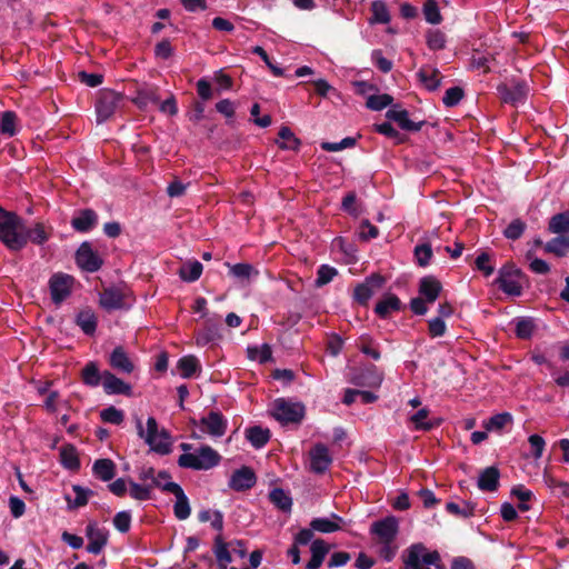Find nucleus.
Instances as JSON below:
<instances>
[{"label": "nucleus", "instance_id": "nucleus-35", "mask_svg": "<svg viewBox=\"0 0 569 569\" xmlns=\"http://www.w3.org/2000/svg\"><path fill=\"white\" fill-rule=\"evenodd\" d=\"M24 232L27 234V242L31 241L36 244H42L49 239V231L46 229V227L38 222L33 227H27L24 224Z\"/></svg>", "mask_w": 569, "mask_h": 569}, {"label": "nucleus", "instance_id": "nucleus-18", "mask_svg": "<svg viewBox=\"0 0 569 569\" xmlns=\"http://www.w3.org/2000/svg\"><path fill=\"white\" fill-rule=\"evenodd\" d=\"M441 290L440 281L432 276L423 277L420 280L419 295L429 303H433L438 299Z\"/></svg>", "mask_w": 569, "mask_h": 569}, {"label": "nucleus", "instance_id": "nucleus-43", "mask_svg": "<svg viewBox=\"0 0 569 569\" xmlns=\"http://www.w3.org/2000/svg\"><path fill=\"white\" fill-rule=\"evenodd\" d=\"M446 34L439 29H430L426 33V43L430 50H442L446 47Z\"/></svg>", "mask_w": 569, "mask_h": 569}, {"label": "nucleus", "instance_id": "nucleus-9", "mask_svg": "<svg viewBox=\"0 0 569 569\" xmlns=\"http://www.w3.org/2000/svg\"><path fill=\"white\" fill-rule=\"evenodd\" d=\"M497 90L502 102L517 106L527 99L529 93V86L525 81H519L512 82L510 84H500L498 86Z\"/></svg>", "mask_w": 569, "mask_h": 569}, {"label": "nucleus", "instance_id": "nucleus-39", "mask_svg": "<svg viewBox=\"0 0 569 569\" xmlns=\"http://www.w3.org/2000/svg\"><path fill=\"white\" fill-rule=\"evenodd\" d=\"M72 491L74 493L73 499H71L69 496H66V500L70 508H80L86 506L88 503L89 497L92 495L91 490L78 485L72 486Z\"/></svg>", "mask_w": 569, "mask_h": 569}, {"label": "nucleus", "instance_id": "nucleus-21", "mask_svg": "<svg viewBox=\"0 0 569 569\" xmlns=\"http://www.w3.org/2000/svg\"><path fill=\"white\" fill-rule=\"evenodd\" d=\"M110 366L121 372L131 373L134 369L132 361L122 347H117L110 355Z\"/></svg>", "mask_w": 569, "mask_h": 569}, {"label": "nucleus", "instance_id": "nucleus-51", "mask_svg": "<svg viewBox=\"0 0 569 569\" xmlns=\"http://www.w3.org/2000/svg\"><path fill=\"white\" fill-rule=\"evenodd\" d=\"M338 270L329 264H321L317 271L316 287H323L331 282Z\"/></svg>", "mask_w": 569, "mask_h": 569}, {"label": "nucleus", "instance_id": "nucleus-5", "mask_svg": "<svg viewBox=\"0 0 569 569\" xmlns=\"http://www.w3.org/2000/svg\"><path fill=\"white\" fill-rule=\"evenodd\" d=\"M272 416L282 425L299 423L305 415V407L298 402L277 399L272 403Z\"/></svg>", "mask_w": 569, "mask_h": 569}, {"label": "nucleus", "instance_id": "nucleus-1", "mask_svg": "<svg viewBox=\"0 0 569 569\" xmlns=\"http://www.w3.org/2000/svg\"><path fill=\"white\" fill-rule=\"evenodd\" d=\"M24 221L16 213L0 208V240L10 250H21L27 244Z\"/></svg>", "mask_w": 569, "mask_h": 569}, {"label": "nucleus", "instance_id": "nucleus-17", "mask_svg": "<svg viewBox=\"0 0 569 569\" xmlns=\"http://www.w3.org/2000/svg\"><path fill=\"white\" fill-rule=\"evenodd\" d=\"M102 387L107 395H131V386L108 370L102 372Z\"/></svg>", "mask_w": 569, "mask_h": 569}, {"label": "nucleus", "instance_id": "nucleus-26", "mask_svg": "<svg viewBox=\"0 0 569 569\" xmlns=\"http://www.w3.org/2000/svg\"><path fill=\"white\" fill-rule=\"evenodd\" d=\"M174 489L176 503L173 506L174 516L179 520H186L191 512L189 500L184 495L182 488L180 486H172Z\"/></svg>", "mask_w": 569, "mask_h": 569}, {"label": "nucleus", "instance_id": "nucleus-64", "mask_svg": "<svg viewBox=\"0 0 569 569\" xmlns=\"http://www.w3.org/2000/svg\"><path fill=\"white\" fill-rule=\"evenodd\" d=\"M371 60L375 63V66L385 73L389 72L392 69V62L385 58L380 50L372 51Z\"/></svg>", "mask_w": 569, "mask_h": 569}, {"label": "nucleus", "instance_id": "nucleus-15", "mask_svg": "<svg viewBox=\"0 0 569 569\" xmlns=\"http://www.w3.org/2000/svg\"><path fill=\"white\" fill-rule=\"evenodd\" d=\"M382 284L383 278L379 274H372L365 282L356 287L353 297L359 303L366 305L373 296L376 289L381 288Z\"/></svg>", "mask_w": 569, "mask_h": 569}, {"label": "nucleus", "instance_id": "nucleus-10", "mask_svg": "<svg viewBox=\"0 0 569 569\" xmlns=\"http://www.w3.org/2000/svg\"><path fill=\"white\" fill-rule=\"evenodd\" d=\"M73 278L68 274L57 273L50 278L49 287L51 299L56 305H60L67 299L72 290Z\"/></svg>", "mask_w": 569, "mask_h": 569}, {"label": "nucleus", "instance_id": "nucleus-30", "mask_svg": "<svg viewBox=\"0 0 569 569\" xmlns=\"http://www.w3.org/2000/svg\"><path fill=\"white\" fill-rule=\"evenodd\" d=\"M81 379L89 387H98L102 383V372L93 361L88 362L81 370Z\"/></svg>", "mask_w": 569, "mask_h": 569}, {"label": "nucleus", "instance_id": "nucleus-41", "mask_svg": "<svg viewBox=\"0 0 569 569\" xmlns=\"http://www.w3.org/2000/svg\"><path fill=\"white\" fill-rule=\"evenodd\" d=\"M545 250L558 257H563L569 251V236H560L551 239L546 243Z\"/></svg>", "mask_w": 569, "mask_h": 569}, {"label": "nucleus", "instance_id": "nucleus-14", "mask_svg": "<svg viewBox=\"0 0 569 569\" xmlns=\"http://www.w3.org/2000/svg\"><path fill=\"white\" fill-rule=\"evenodd\" d=\"M89 543L87 550L90 553L98 555L102 551L108 541V531L100 528L97 522H89L86 529Z\"/></svg>", "mask_w": 569, "mask_h": 569}, {"label": "nucleus", "instance_id": "nucleus-19", "mask_svg": "<svg viewBox=\"0 0 569 569\" xmlns=\"http://www.w3.org/2000/svg\"><path fill=\"white\" fill-rule=\"evenodd\" d=\"M256 483V477L253 471L250 468L243 467L233 472L230 478L229 486L230 488L242 491L251 488Z\"/></svg>", "mask_w": 569, "mask_h": 569}, {"label": "nucleus", "instance_id": "nucleus-56", "mask_svg": "<svg viewBox=\"0 0 569 569\" xmlns=\"http://www.w3.org/2000/svg\"><path fill=\"white\" fill-rule=\"evenodd\" d=\"M100 417L104 422L120 425L123 421L124 415L121 410L109 407L100 412Z\"/></svg>", "mask_w": 569, "mask_h": 569}, {"label": "nucleus", "instance_id": "nucleus-49", "mask_svg": "<svg viewBox=\"0 0 569 569\" xmlns=\"http://www.w3.org/2000/svg\"><path fill=\"white\" fill-rule=\"evenodd\" d=\"M549 230L552 233H563L569 230V212L553 216L549 222Z\"/></svg>", "mask_w": 569, "mask_h": 569}, {"label": "nucleus", "instance_id": "nucleus-37", "mask_svg": "<svg viewBox=\"0 0 569 569\" xmlns=\"http://www.w3.org/2000/svg\"><path fill=\"white\" fill-rule=\"evenodd\" d=\"M247 355L250 360L259 363H264L272 357L271 348L267 343L261 346H249L247 348Z\"/></svg>", "mask_w": 569, "mask_h": 569}, {"label": "nucleus", "instance_id": "nucleus-25", "mask_svg": "<svg viewBox=\"0 0 569 569\" xmlns=\"http://www.w3.org/2000/svg\"><path fill=\"white\" fill-rule=\"evenodd\" d=\"M310 550L311 559L307 563L306 569H319L329 551V547L323 540L317 539L312 541Z\"/></svg>", "mask_w": 569, "mask_h": 569}, {"label": "nucleus", "instance_id": "nucleus-46", "mask_svg": "<svg viewBox=\"0 0 569 569\" xmlns=\"http://www.w3.org/2000/svg\"><path fill=\"white\" fill-rule=\"evenodd\" d=\"M446 509L449 513L461 518H469L475 513V506L468 501H463L461 505L448 502Z\"/></svg>", "mask_w": 569, "mask_h": 569}, {"label": "nucleus", "instance_id": "nucleus-16", "mask_svg": "<svg viewBox=\"0 0 569 569\" xmlns=\"http://www.w3.org/2000/svg\"><path fill=\"white\" fill-rule=\"evenodd\" d=\"M309 455L311 470L317 473H323L332 462L328 448L322 443H317Z\"/></svg>", "mask_w": 569, "mask_h": 569}, {"label": "nucleus", "instance_id": "nucleus-7", "mask_svg": "<svg viewBox=\"0 0 569 569\" xmlns=\"http://www.w3.org/2000/svg\"><path fill=\"white\" fill-rule=\"evenodd\" d=\"M521 272L513 264H506L499 271L497 282L500 289L510 296L521 295Z\"/></svg>", "mask_w": 569, "mask_h": 569}, {"label": "nucleus", "instance_id": "nucleus-60", "mask_svg": "<svg viewBox=\"0 0 569 569\" xmlns=\"http://www.w3.org/2000/svg\"><path fill=\"white\" fill-rule=\"evenodd\" d=\"M429 335L432 338L442 337L446 333L447 326L441 317H436L428 322Z\"/></svg>", "mask_w": 569, "mask_h": 569}, {"label": "nucleus", "instance_id": "nucleus-29", "mask_svg": "<svg viewBox=\"0 0 569 569\" xmlns=\"http://www.w3.org/2000/svg\"><path fill=\"white\" fill-rule=\"evenodd\" d=\"M133 102L139 108H147L151 103H158L159 97L157 92V88L151 86H143L138 89L137 96L133 99Z\"/></svg>", "mask_w": 569, "mask_h": 569}, {"label": "nucleus", "instance_id": "nucleus-47", "mask_svg": "<svg viewBox=\"0 0 569 569\" xmlns=\"http://www.w3.org/2000/svg\"><path fill=\"white\" fill-rule=\"evenodd\" d=\"M199 368V361L193 356L182 357L178 362V369L183 378H190Z\"/></svg>", "mask_w": 569, "mask_h": 569}, {"label": "nucleus", "instance_id": "nucleus-55", "mask_svg": "<svg viewBox=\"0 0 569 569\" xmlns=\"http://www.w3.org/2000/svg\"><path fill=\"white\" fill-rule=\"evenodd\" d=\"M130 496L136 500H148L151 497L152 486L139 485L133 481H129Z\"/></svg>", "mask_w": 569, "mask_h": 569}, {"label": "nucleus", "instance_id": "nucleus-54", "mask_svg": "<svg viewBox=\"0 0 569 569\" xmlns=\"http://www.w3.org/2000/svg\"><path fill=\"white\" fill-rule=\"evenodd\" d=\"M415 258L420 267H427L432 258V249L429 243H422L415 248Z\"/></svg>", "mask_w": 569, "mask_h": 569}, {"label": "nucleus", "instance_id": "nucleus-32", "mask_svg": "<svg viewBox=\"0 0 569 569\" xmlns=\"http://www.w3.org/2000/svg\"><path fill=\"white\" fill-rule=\"evenodd\" d=\"M97 223V214L92 210H83L72 219V227L81 232L89 231Z\"/></svg>", "mask_w": 569, "mask_h": 569}, {"label": "nucleus", "instance_id": "nucleus-42", "mask_svg": "<svg viewBox=\"0 0 569 569\" xmlns=\"http://www.w3.org/2000/svg\"><path fill=\"white\" fill-rule=\"evenodd\" d=\"M372 17L369 19L373 23H388L390 21L389 10L383 1L377 0L371 4Z\"/></svg>", "mask_w": 569, "mask_h": 569}, {"label": "nucleus", "instance_id": "nucleus-2", "mask_svg": "<svg viewBox=\"0 0 569 569\" xmlns=\"http://www.w3.org/2000/svg\"><path fill=\"white\" fill-rule=\"evenodd\" d=\"M136 427L138 435L144 442L150 447L151 450L167 455L171 450V437L168 431L158 426L157 420L153 417L147 419L146 428L140 419L136 420Z\"/></svg>", "mask_w": 569, "mask_h": 569}, {"label": "nucleus", "instance_id": "nucleus-50", "mask_svg": "<svg viewBox=\"0 0 569 569\" xmlns=\"http://www.w3.org/2000/svg\"><path fill=\"white\" fill-rule=\"evenodd\" d=\"M270 500L282 511H289L291 509L292 500L282 489H273L270 492Z\"/></svg>", "mask_w": 569, "mask_h": 569}, {"label": "nucleus", "instance_id": "nucleus-53", "mask_svg": "<svg viewBox=\"0 0 569 569\" xmlns=\"http://www.w3.org/2000/svg\"><path fill=\"white\" fill-rule=\"evenodd\" d=\"M393 99L390 94H373L368 97L366 106L375 111H380L392 103Z\"/></svg>", "mask_w": 569, "mask_h": 569}, {"label": "nucleus", "instance_id": "nucleus-61", "mask_svg": "<svg viewBox=\"0 0 569 569\" xmlns=\"http://www.w3.org/2000/svg\"><path fill=\"white\" fill-rule=\"evenodd\" d=\"M113 525L120 532L129 531L131 526V513L129 511H120L113 518Z\"/></svg>", "mask_w": 569, "mask_h": 569}, {"label": "nucleus", "instance_id": "nucleus-57", "mask_svg": "<svg viewBox=\"0 0 569 569\" xmlns=\"http://www.w3.org/2000/svg\"><path fill=\"white\" fill-rule=\"evenodd\" d=\"M428 416L429 410L427 408H422L410 417V421L415 425L416 429L429 430L433 425L426 421Z\"/></svg>", "mask_w": 569, "mask_h": 569}, {"label": "nucleus", "instance_id": "nucleus-34", "mask_svg": "<svg viewBox=\"0 0 569 569\" xmlns=\"http://www.w3.org/2000/svg\"><path fill=\"white\" fill-rule=\"evenodd\" d=\"M247 439L254 448L263 447L270 439L269 429L261 428L259 426L251 427L246 432Z\"/></svg>", "mask_w": 569, "mask_h": 569}, {"label": "nucleus", "instance_id": "nucleus-31", "mask_svg": "<svg viewBox=\"0 0 569 569\" xmlns=\"http://www.w3.org/2000/svg\"><path fill=\"white\" fill-rule=\"evenodd\" d=\"M278 136L279 139L276 141V143L279 146L280 149L292 151L299 149L300 140L295 136L290 128L281 127Z\"/></svg>", "mask_w": 569, "mask_h": 569}, {"label": "nucleus", "instance_id": "nucleus-48", "mask_svg": "<svg viewBox=\"0 0 569 569\" xmlns=\"http://www.w3.org/2000/svg\"><path fill=\"white\" fill-rule=\"evenodd\" d=\"M423 16L427 22L439 24L442 21L438 3L435 0H427L423 4Z\"/></svg>", "mask_w": 569, "mask_h": 569}, {"label": "nucleus", "instance_id": "nucleus-20", "mask_svg": "<svg viewBox=\"0 0 569 569\" xmlns=\"http://www.w3.org/2000/svg\"><path fill=\"white\" fill-rule=\"evenodd\" d=\"M389 120L396 121L401 129L407 131H419L423 124V122H413L409 119V113L407 110L391 108L386 113Z\"/></svg>", "mask_w": 569, "mask_h": 569}, {"label": "nucleus", "instance_id": "nucleus-12", "mask_svg": "<svg viewBox=\"0 0 569 569\" xmlns=\"http://www.w3.org/2000/svg\"><path fill=\"white\" fill-rule=\"evenodd\" d=\"M398 528L397 518L387 517L372 523L371 533L377 536L379 542H393L398 533Z\"/></svg>", "mask_w": 569, "mask_h": 569}, {"label": "nucleus", "instance_id": "nucleus-62", "mask_svg": "<svg viewBox=\"0 0 569 569\" xmlns=\"http://www.w3.org/2000/svg\"><path fill=\"white\" fill-rule=\"evenodd\" d=\"M463 97V91L459 87L449 88L442 98L443 103L447 107H453L460 102Z\"/></svg>", "mask_w": 569, "mask_h": 569}, {"label": "nucleus", "instance_id": "nucleus-13", "mask_svg": "<svg viewBox=\"0 0 569 569\" xmlns=\"http://www.w3.org/2000/svg\"><path fill=\"white\" fill-rule=\"evenodd\" d=\"M201 432L213 438H219L226 433L227 420L217 411L209 412L208 416L200 420Z\"/></svg>", "mask_w": 569, "mask_h": 569}, {"label": "nucleus", "instance_id": "nucleus-44", "mask_svg": "<svg viewBox=\"0 0 569 569\" xmlns=\"http://www.w3.org/2000/svg\"><path fill=\"white\" fill-rule=\"evenodd\" d=\"M60 458L61 463L70 470L78 469L80 466L77 450L73 446L62 447L60 450Z\"/></svg>", "mask_w": 569, "mask_h": 569}, {"label": "nucleus", "instance_id": "nucleus-22", "mask_svg": "<svg viewBox=\"0 0 569 569\" xmlns=\"http://www.w3.org/2000/svg\"><path fill=\"white\" fill-rule=\"evenodd\" d=\"M227 266L229 267L230 274L243 284L250 283L259 274V271L250 263H228Z\"/></svg>", "mask_w": 569, "mask_h": 569}, {"label": "nucleus", "instance_id": "nucleus-11", "mask_svg": "<svg viewBox=\"0 0 569 569\" xmlns=\"http://www.w3.org/2000/svg\"><path fill=\"white\" fill-rule=\"evenodd\" d=\"M77 264L84 271L94 272L100 269L102 260L91 244L83 242L76 253Z\"/></svg>", "mask_w": 569, "mask_h": 569}, {"label": "nucleus", "instance_id": "nucleus-33", "mask_svg": "<svg viewBox=\"0 0 569 569\" xmlns=\"http://www.w3.org/2000/svg\"><path fill=\"white\" fill-rule=\"evenodd\" d=\"M76 322L86 335H93L97 329V317L90 309L81 310Z\"/></svg>", "mask_w": 569, "mask_h": 569}, {"label": "nucleus", "instance_id": "nucleus-36", "mask_svg": "<svg viewBox=\"0 0 569 569\" xmlns=\"http://www.w3.org/2000/svg\"><path fill=\"white\" fill-rule=\"evenodd\" d=\"M400 300L395 295H389L379 301L376 306V313L381 318H386L391 311H397L400 309Z\"/></svg>", "mask_w": 569, "mask_h": 569}, {"label": "nucleus", "instance_id": "nucleus-63", "mask_svg": "<svg viewBox=\"0 0 569 569\" xmlns=\"http://www.w3.org/2000/svg\"><path fill=\"white\" fill-rule=\"evenodd\" d=\"M219 569H227V566L231 562L230 552L224 543H218L214 550Z\"/></svg>", "mask_w": 569, "mask_h": 569}, {"label": "nucleus", "instance_id": "nucleus-8", "mask_svg": "<svg viewBox=\"0 0 569 569\" xmlns=\"http://www.w3.org/2000/svg\"><path fill=\"white\" fill-rule=\"evenodd\" d=\"M130 305V293L120 288H107L100 295V306L106 310L123 309Z\"/></svg>", "mask_w": 569, "mask_h": 569}, {"label": "nucleus", "instance_id": "nucleus-23", "mask_svg": "<svg viewBox=\"0 0 569 569\" xmlns=\"http://www.w3.org/2000/svg\"><path fill=\"white\" fill-rule=\"evenodd\" d=\"M417 77L419 81L423 84V87L429 91H435L440 87L441 76L438 69L432 67H422Z\"/></svg>", "mask_w": 569, "mask_h": 569}, {"label": "nucleus", "instance_id": "nucleus-52", "mask_svg": "<svg viewBox=\"0 0 569 569\" xmlns=\"http://www.w3.org/2000/svg\"><path fill=\"white\" fill-rule=\"evenodd\" d=\"M511 420H512V417L510 413H508V412L498 413V415L492 416L490 419H488L483 423V427L488 431L501 430L503 427H506L508 423H510Z\"/></svg>", "mask_w": 569, "mask_h": 569}, {"label": "nucleus", "instance_id": "nucleus-40", "mask_svg": "<svg viewBox=\"0 0 569 569\" xmlns=\"http://www.w3.org/2000/svg\"><path fill=\"white\" fill-rule=\"evenodd\" d=\"M18 118L12 111H4L1 114L0 131L3 136L13 137L18 132Z\"/></svg>", "mask_w": 569, "mask_h": 569}, {"label": "nucleus", "instance_id": "nucleus-6", "mask_svg": "<svg viewBox=\"0 0 569 569\" xmlns=\"http://www.w3.org/2000/svg\"><path fill=\"white\" fill-rule=\"evenodd\" d=\"M122 96L113 90H102L96 103L97 122L107 121L118 109Z\"/></svg>", "mask_w": 569, "mask_h": 569}, {"label": "nucleus", "instance_id": "nucleus-58", "mask_svg": "<svg viewBox=\"0 0 569 569\" xmlns=\"http://www.w3.org/2000/svg\"><path fill=\"white\" fill-rule=\"evenodd\" d=\"M169 478L170 477L166 471L158 472L157 478L154 479L153 483L151 485L152 488H159L163 491L173 493L174 489L172 488V486H179V485L170 481Z\"/></svg>", "mask_w": 569, "mask_h": 569}, {"label": "nucleus", "instance_id": "nucleus-3", "mask_svg": "<svg viewBox=\"0 0 569 569\" xmlns=\"http://www.w3.org/2000/svg\"><path fill=\"white\" fill-rule=\"evenodd\" d=\"M440 556L428 550L422 543L410 546L403 553L406 569H439Z\"/></svg>", "mask_w": 569, "mask_h": 569}, {"label": "nucleus", "instance_id": "nucleus-4", "mask_svg": "<svg viewBox=\"0 0 569 569\" xmlns=\"http://www.w3.org/2000/svg\"><path fill=\"white\" fill-rule=\"evenodd\" d=\"M219 462V453L209 446H202L194 452H186L178 460L180 467L194 470H208Z\"/></svg>", "mask_w": 569, "mask_h": 569}, {"label": "nucleus", "instance_id": "nucleus-59", "mask_svg": "<svg viewBox=\"0 0 569 569\" xmlns=\"http://www.w3.org/2000/svg\"><path fill=\"white\" fill-rule=\"evenodd\" d=\"M526 228V224L520 219L512 220L509 226L505 229L503 233L506 238L516 240L521 237Z\"/></svg>", "mask_w": 569, "mask_h": 569}, {"label": "nucleus", "instance_id": "nucleus-38", "mask_svg": "<svg viewBox=\"0 0 569 569\" xmlns=\"http://www.w3.org/2000/svg\"><path fill=\"white\" fill-rule=\"evenodd\" d=\"M201 273L202 264L197 260L184 263L179 270L180 278L188 282L198 280Z\"/></svg>", "mask_w": 569, "mask_h": 569}, {"label": "nucleus", "instance_id": "nucleus-24", "mask_svg": "<svg viewBox=\"0 0 569 569\" xmlns=\"http://www.w3.org/2000/svg\"><path fill=\"white\" fill-rule=\"evenodd\" d=\"M499 470L496 467L483 469L478 478V487L482 491H495L499 485Z\"/></svg>", "mask_w": 569, "mask_h": 569}, {"label": "nucleus", "instance_id": "nucleus-28", "mask_svg": "<svg viewBox=\"0 0 569 569\" xmlns=\"http://www.w3.org/2000/svg\"><path fill=\"white\" fill-rule=\"evenodd\" d=\"M92 471L98 479L109 481L116 475V465L110 459H99L93 463Z\"/></svg>", "mask_w": 569, "mask_h": 569}, {"label": "nucleus", "instance_id": "nucleus-27", "mask_svg": "<svg viewBox=\"0 0 569 569\" xmlns=\"http://www.w3.org/2000/svg\"><path fill=\"white\" fill-rule=\"evenodd\" d=\"M340 522H342V518L337 515H332L331 518H315L310 522V527L315 531L331 533L340 529Z\"/></svg>", "mask_w": 569, "mask_h": 569}, {"label": "nucleus", "instance_id": "nucleus-45", "mask_svg": "<svg viewBox=\"0 0 569 569\" xmlns=\"http://www.w3.org/2000/svg\"><path fill=\"white\" fill-rule=\"evenodd\" d=\"M201 522L210 521L213 529L221 531L223 528V515L219 510H201L198 513Z\"/></svg>", "mask_w": 569, "mask_h": 569}]
</instances>
